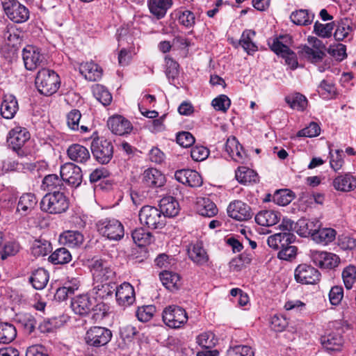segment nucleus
<instances>
[{"instance_id":"1","label":"nucleus","mask_w":356,"mask_h":356,"mask_svg":"<svg viewBox=\"0 0 356 356\" xmlns=\"http://www.w3.org/2000/svg\"><path fill=\"white\" fill-rule=\"evenodd\" d=\"M35 84L40 94L51 96L60 88V80L58 74L54 70L42 68L37 73Z\"/></svg>"},{"instance_id":"2","label":"nucleus","mask_w":356,"mask_h":356,"mask_svg":"<svg viewBox=\"0 0 356 356\" xmlns=\"http://www.w3.org/2000/svg\"><path fill=\"white\" fill-rule=\"evenodd\" d=\"M42 211L50 214H60L69 208V200L65 195L58 191L47 193L40 202Z\"/></svg>"},{"instance_id":"3","label":"nucleus","mask_w":356,"mask_h":356,"mask_svg":"<svg viewBox=\"0 0 356 356\" xmlns=\"http://www.w3.org/2000/svg\"><path fill=\"white\" fill-rule=\"evenodd\" d=\"M90 149L95 159L101 164L108 163L113 156L112 142L103 137L93 138Z\"/></svg>"},{"instance_id":"4","label":"nucleus","mask_w":356,"mask_h":356,"mask_svg":"<svg viewBox=\"0 0 356 356\" xmlns=\"http://www.w3.org/2000/svg\"><path fill=\"white\" fill-rule=\"evenodd\" d=\"M97 231L110 240H120L124 234L122 224L115 218H106L97 222Z\"/></svg>"},{"instance_id":"5","label":"nucleus","mask_w":356,"mask_h":356,"mask_svg":"<svg viewBox=\"0 0 356 356\" xmlns=\"http://www.w3.org/2000/svg\"><path fill=\"white\" fill-rule=\"evenodd\" d=\"M30 139V134L24 127H16L12 129L8 135L7 143L8 147L15 152L20 157L26 155L24 145Z\"/></svg>"},{"instance_id":"6","label":"nucleus","mask_w":356,"mask_h":356,"mask_svg":"<svg viewBox=\"0 0 356 356\" xmlns=\"http://www.w3.org/2000/svg\"><path fill=\"white\" fill-rule=\"evenodd\" d=\"M139 220L142 225L150 229H161L165 225V216H162L159 209L146 205L139 211Z\"/></svg>"},{"instance_id":"7","label":"nucleus","mask_w":356,"mask_h":356,"mask_svg":"<svg viewBox=\"0 0 356 356\" xmlns=\"http://www.w3.org/2000/svg\"><path fill=\"white\" fill-rule=\"evenodd\" d=\"M3 8L7 17L15 23H23L29 18V9L17 0H6Z\"/></svg>"},{"instance_id":"8","label":"nucleus","mask_w":356,"mask_h":356,"mask_svg":"<svg viewBox=\"0 0 356 356\" xmlns=\"http://www.w3.org/2000/svg\"><path fill=\"white\" fill-rule=\"evenodd\" d=\"M163 321L171 328H179L184 325L188 320L186 311L178 306H169L163 312Z\"/></svg>"},{"instance_id":"9","label":"nucleus","mask_w":356,"mask_h":356,"mask_svg":"<svg viewBox=\"0 0 356 356\" xmlns=\"http://www.w3.org/2000/svg\"><path fill=\"white\" fill-rule=\"evenodd\" d=\"M112 338V332L100 326L91 327L85 336L86 343L90 346L100 347L106 345Z\"/></svg>"},{"instance_id":"10","label":"nucleus","mask_w":356,"mask_h":356,"mask_svg":"<svg viewBox=\"0 0 356 356\" xmlns=\"http://www.w3.org/2000/svg\"><path fill=\"white\" fill-rule=\"evenodd\" d=\"M24 66L28 70H34L37 67L46 65L47 60L39 49L33 46H27L22 51Z\"/></svg>"},{"instance_id":"11","label":"nucleus","mask_w":356,"mask_h":356,"mask_svg":"<svg viewBox=\"0 0 356 356\" xmlns=\"http://www.w3.org/2000/svg\"><path fill=\"white\" fill-rule=\"evenodd\" d=\"M294 277L298 283L314 284L320 280L321 273L313 266L302 264L298 265L295 269Z\"/></svg>"},{"instance_id":"12","label":"nucleus","mask_w":356,"mask_h":356,"mask_svg":"<svg viewBox=\"0 0 356 356\" xmlns=\"http://www.w3.org/2000/svg\"><path fill=\"white\" fill-rule=\"evenodd\" d=\"M311 259L313 263L321 268L332 269L338 266L340 258L332 252L312 250Z\"/></svg>"},{"instance_id":"13","label":"nucleus","mask_w":356,"mask_h":356,"mask_svg":"<svg viewBox=\"0 0 356 356\" xmlns=\"http://www.w3.org/2000/svg\"><path fill=\"white\" fill-rule=\"evenodd\" d=\"M60 177L63 181L72 187H78L82 181L81 168L72 163H66L60 167Z\"/></svg>"},{"instance_id":"14","label":"nucleus","mask_w":356,"mask_h":356,"mask_svg":"<svg viewBox=\"0 0 356 356\" xmlns=\"http://www.w3.org/2000/svg\"><path fill=\"white\" fill-rule=\"evenodd\" d=\"M227 213L230 218L238 221L249 220L252 216L250 206L241 200L232 202L227 207Z\"/></svg>"},{"instance_id":"15","label":"nucleus","mask_w":356,"mask_h":356,"mask_svg":"<svg viewBox=\"0 0 356 356\" xmlns=\"http://www.w3.org/2000/svg\"><path fill=\"white\" fill-rule=\"evenodd\" d=\"M107 126L113 134L118 136L129 134L133 129L130 121L120 115L110 117L107 121Z\"/></svg>"},{"instance_id":"16","label":"nucleus","mask_w":356,"mask_h":356,"mask_svg":"<svg viewBox=\"0 0 356 356\" xmlns=\"http://www.w3.org/2000/svg\"><path fill=\"white\" fill-rule=\"evenodd\" d=\"M225 149L229 156L236 162L245 163L248 161L246 152L235 137H231L227 140Z\"/></svg>"},{"instance_id":"17","label":"nucleus","mask_w":356,"mask_h":356,"mask_svg":"<svg viewBox=\"0 0 356 356\" xmlns=\"http://www.w3.org/2000/svg\"><path fill=\"white\" fill-rule=\"evenodd\" d=\"M91 271L94 277L101 282L113 280L115 274L108 263L102 259H97L92 263Z\"/></svg>"},{"instance_id":"18","label":"nucleus","mask_w":356,"mask_h":356,"mask_svg":"<svg viewBox=\"0 0 356 356\" xmlns=\"http://www.w3.org/2000/svg\"><path fill=\"white\" fill-rule=\"evenodd\" d=\"M175 178L179 182L191 187H199L202 184L201 175L195 170L183 169L177 170Z\"/></svg>"},{"instance_id":"19","label":"nucleus","mask_w":356,"mask_h":356,"mask_svg":"<svg viewBox=\"0 0 356 356\" xmlns=\"http://www.w3.org/2000/svg\"><path fill=\"white\" fill-rule=\"evenodd\" d=\"M95 304V299L90 298L88 294L76 296L71 303L74 312L76 314L83 316L88 314Z\"/></svg>"},{"instance_id":"20","label":"nucleus","mask_w":356,"mask_h":356,"mask_svg":"<svg viewBox=\"0 0 356 356\" xmlns=\"http://www.w3.org/2000/svg\"><path fill=\"white\" fill-rule=\"evenodd\" d=\"M115 296L118 304L123 307L132 305L136 300L134 289L128 282H124L117 287Z\"/></svg>"},{"instance_id":"21","label":"nucleus","mask_w":356,"mask_h":356,"mask_svg":"<svg viewBox=\"0 0 356 356\" xmlns=\"http://www.w3.org/2000/svg\"><path fill=\"white\" fill-rule=\"evenodd\" d=\"M166 181L165 175L156 168H148L143 175V182L149 188L162 187Z\"/></svg>"},{"instance_id":"22","label":"nucleus","mask_w":356,"mask_h":356,"mask_svg":"<svg viewBox=\"0 0 356 356\" xmlns=\"http://www.w3.org/2000/svg\"><path fill=\"white\" fill-rule=\"evenodd\" d=\"M334 188L340 192L347 193L356 188V177L350 173L339 175L332 181Z\"/></svg>"},{"instance_id":"23","label":"nucleus","mask_w":356,"mask_h":356,"mask_svg":"<svg viewBox=\"0 0 356 356\" xmlns=\"http://www.w3.org/2000/svg\"><path fill=\"white\" fill-rule=\"evenodd\" d=\"M321 227V223L318 220H308L306 218H301L297 221L295 225V229L298 235L306 237L309 235L314 238V234L316 232L318 228Z\"/></svg>"},{"instance_id":"24","label":"nucleus","mask_w":356,"mask_h":356,"mask_svg":"<svg viewBox=\"0 0 356 356\" xmlns=\"http://www.w3.org/2000/svg\"><path fill=\"white\" fill-rule=\"evenodd\" d=\"M68 157L79 163H86L90 159L89 150L79 144L71 145L67 151Z\"/></svg>"},{"instance_id":"25","label":"nucleus","mask_w":356,"mask_h":356,"mask_svg":"<svg viewBox=\"0 0 356 356\" xmlns=\"http://www.w3.org/2000/svg\"><path fill=\"white\" fill-rule=\"evenodd\" d=\"M161 213L165 217H175L179 211L178 202L172 196L163 197L159 203Z\"/></svg>"},{"instance_id":"26","label":"nucleus","mask_w":356,"mask_h":356,"mask_svg":"<svg viewBox=\"0 0 356 356\" xmlns=\"http://www.w3.org/2000/svg\"><path fill=\"white\" fill-rule=\"evenodd\" d=\"M18 111V103L15 96L6 95L1 104V114L6 119L14 118Z\"/></svg>"},{"instance_id":"27","label":"nucleus","mask_w":356,"mask_h":356,"mask_svg":"<svg viewBox=\"0 0 356 356\" xmlns=\"http://www.w3.org/2000/svg\"><path fill=\"white\" fill-rule=\"evenodd\" d=\"M37 203L38 199L35 194L32 193H24L19 200L17 210L22 215L26 216L35 209Z\"/></svg>"},{"instance_id":"28","label":"nucleus","mask_w":356,"mask_h":356,"mask_svg":"<svg viewBox=\"0 0 356 356\" xmlns=\"http://www.w3.org/2000/svg\"><path fill=\"white\" fill-rule=\"evenodd\" d=\"M80 73L90 81H97L102 75V69L93 62L81 63L79 66Z\"/></svg>"},{"instance_id":"29","label":"nucleus","mask_w":356,"mask_h":356,"mask_svg":"<svg viewBox=\"0 0 356 356\" xmlns=\"http://www.w3.org/2000/svg\"><path fill=\"white\" fill-rule=\"evenodd\" d=\"M60 241L69 248H78L83 244L84 236L79 231L67 230L60 235Z\"/></svg>"},{"instance_id":"30","label":"nucleus","mask_w":356,"mask_h":356,"mask_svg":"<svg viewBox=\"0 0 356 356\" xmlns=\"http://www.w3.org/2000/svg\"><path fill=\"white\" fill-rule=\"evenodd\" d=\"M172 4V0H148L149 11L158 19L164 17Z\"/></svg>"},{"instance_id":"31","label":"nucleus","mask_w":356,"mask_h":356,"mask_svg":"<svg viewBox=\"0 0 356 356\" xmlns=\"http://www.w3.org/2000/svg\"><path fill=\"white\" fill-rule=\"evenodd\" d=\"M280 219V213L273 210H263L255 216L256 222L261 226H273L277 224Z\"/></svg>"},{"instance_id":"32","label":"nucleus","mask_w":356,"mask_h":356,"mask_svg":"<svg viewBox=\"0 0 356 356\" xmlns=\"http://www.w3.org/2000/svg\"><path fill=\"white\" fill-rule=\"evenodd\" d=\"M188 253L189 258L198 265L204 264L209 259L202 243L197 242L191 245L188 249Z\"/></svg>"},{"instance_id":"33","label":"nucleus","mask_w":356,"mask_h":356,"mask_svg":"<svg viewBox=\"0 0 356 356\" xmlns=\"http://www.w3.org/2000/svg\"><path fill=\"white\" fill-rule=\"evenodd\" d=\"M159 276L163 285L171 291L177 290L181 286L180 276L176 273L165 270Z\"/></svg>"},{"instance_id":"34","label":"nucleus","mask_w":356,"mask_h":356,"mask_svg":"<svg viewBox=\"0 0 356 356\" xmlns=\"http://www.w3.org/2000/svg\"><path fill=\"white\" fill-rule=\"evenodd\" d=\"M197 213L205 217H213L218 213L216 205L207 197L198 199L196 204Z\"/></svg>"},{"instance_id":"35","label":"nucleus","mask_w":356,"mask_h":356,"mask_svg":"<svg viewBox=\"0 0 356 356\" xmlns=\"http://www.w3.org/2000/svg\"><path fill=\"white\" fill-rule=\"evenodd\" d=\"M352 21L346 17L337 22L334 38L337 41H342L353 32Z\"/></svg>"},{"instance_id":"36","label":"nucleus","mask_w":356,"mask_h":356,"mask_svg":"<svg viewBox=\"0 0 356 356\" xmlns=\"http://www.w3.org/2000/svg\"><path fill=\"white\" fill-rule=\"evenodd\" d=\"M321 343L327 350L339 351L343 343L342 337L337 333L329 334L321 337Z\"/></svg>"},{"instance_id":"37","label":"nucleus","mask_w":356,"mask_h":356,"mask_svg":"<svg viewBox=\"0 0 356 356\" xmlns=\"http://www.w3.org/2000/svg\"><path fill=\"white\" fill-rule=\"evenodd\" d=\"M49 279V273L44 268L35 270L29 278L33 288L37 290L43 289L48 283Z\"/></svg>"},{"instance_id":"38","label":"nucleus","mask_w":356,"mask_h":356,"mask_svg":"<svg viewBox=\"0 0 356 356\" xmlns=\"http://www.w3.org/2000/svg\"><path fill=\"white\" fill-rule=\"evenodd\" d=\"M314 18V15L305 9L293 11L290 15L291 22L298 26H307L312 24Z\"/></svg>"},{"instance_id":"39","label":"nucleus","mask_w":356,"mask_h":356,"mask_svg":"<svg viewBox=\"0 0 356 356\" xmlns=\"http://www.w3.org/2000/svg\"><path fill=\"white\" fill-rule=\"evenodd\" d=\"M17 337V330L14 325L7 323H0V343L7 344L12 342Z\"/></svg>"},{"instance_id":"40","label":"nucleus","mask_w":356,"mask_h":356,"mask_svg":"<svg viewBox=\"0 0 356 356\" xmlns=\"http://www.w3.org/2000/svg\"><path fill=\"white\" fill-rule=\"evenodd\" d=\"M42 187L44 190L51 192L60 191L64 188L63 180L61 177H59L57 175H48L42 180Z\"/></svg>"},{"instance_id":"41","label":"nucleus","mask_w":356,"mask_h":356,"mask_svg":"<svg viewBox=\"0 0 356 356\" xmlns=\"http://www.w3.org/2000/svg\"><path fill=\"white\" fill-rule=\"evenodd\" d=\"M235 177L237 181L242 184L256 182L257 174L252 170L245 166L238 167L235 172Z\"/></svg>"},{"instance_id":"42","label":"nucleus","mask_w":356,"mask_h":356,"mask_svg":"<svg viewBox=\"0 0 356 356\" xmlns=\"http://www.w3.org/2000/svg\"><path fill=\"white\" fill-rule=\"evenodd\" d=\"M301 56L312 63H317L323 60L325 54L321 49H313L304 46L300 50Z\"/></svg>"},{"instance_id":"43","label":"nucleus","mask_w":356,"mask_h":356,"mask_svg":"<svg viewBox=\"0 0 356 356\" xmlns=\"http://www.w3.org/2000/svg\"><path fill=\"white\" fill-rule=\"evenodd\" d=\"M92 93L97 100L104 106H108L112 102L113 97L111 92L102 85H95L92 87Z\"/></svg>"},{"instance_id":"44","label":"nucleus","mask_w":356,"mask_h":356,"mask_svg":"<svg viewBox=\"0 0 356 356\" xmlns=\"http://www.w3.org/2000/svg\"><path fill=\"white\" fill-rule=\"evenodd\" d=\"M49 260L54 264H65L72 260V255L65 248H60L49 256Z\"/></svg>"},{"instance_id":"45","label":"nucleus","mask_w":356,"mask_h":356,"mask_svg":"<svg viewBox=\"0 0 356 356\" xmlns=\"http://www.w3.org/2000/svg\"><path fill=\"white\" fill-rule=\"evenodd\" d=\"M336 237V231L332 228H318L315 234L314 240L317 243H321L325 245L332 242Z\"/></svg>"},{"instance_id":"46","label":"nucleus","mask_w":356,"mask_h":356,"mask_svg":"<svg viewBox=\"0 0 356 356\" xmlns=\"http://www.w3.org/2000/svg\"><path fill=\"white\" fill-rule=\"evenodd\" d=\"M132 238L138 246H145L151 243L152 236L150 232H146L140 227L134 229L131 233Z\"/></svg>"},{"instance_id":"47","label":"nucleus","mask_w":356,"mask_h":356,"mask_svg":"<svg viewBox=\"0 0 356 356\" xmlns=\"http://www.w3.org/2000/svg\"><path fill=\"white\" fill-rule=\"evenodd\" d=\"M255 32L251 30H245L242 33L240 44L243 49L248 54H251L257 50V47L252 41V37L254 36Z\"/></svg>"},{"instance_id":"48","label":"nucleus","mask_w":356,"mask_h":356,"mask_svg":"<svg viewBox=\"0 0 356 356\" xmlns=\"http://www.w3.org/2000/svg\"><path fill=\"white\" fill-rule=\"evenodd\" d=\"M285 101L291 108L298 111H304L307 106L306 97L300 93L286 97Z\"/></svg>"},{"instance_id":"49","label":"nucleus","mask_w":356,"mask_h":356,"mask_svg":"<svg viewBox=\"0 0 356 356\" xmlns=\"http://www.w3.org/2000/svg\"><path fill=\"white\" fill-rule=\"evenodd\" d=\"M165 75L169 79L170 83L178 76L179 75V64L169 56L165 57Z\"/></svg>"},{"instance_id":"50","label":"nucleus","mask_w":356,"mask_h":356,"mask_svg":"<svg viewBox=\"0 0 356 356\" xmlns=\"http://www.w3.org/2000/svg\"><path fill=\"white\" fill-rule=\"evenodd\" d=\"M273 202L280 206H286L289 204L293 199L292 192L288 189H282L277 191L273 195Z\"/></svg>"},{"instance_id":"51","label":"nucleus","mask_w":356,"mask_h":356,"mask_svg":"<svg viewBox=\"0 0 356 356\" xmlns=\"http://www.w3.org/2000/svg\"><path fill=\"white\" fill-rule=\"evenodd\" d=\"M342 277L344 285L347 289L353 288V284L356 282V267L354 266H348L342 272Z\"/></svg>"},{"instance_id":"52","label":"nucleus","mask_w":356,"mask_h":356,"mask_svg":"<svg viewBox=\"0 0 356 356\" xmlns=\"http://www.w3.org/2000/svg\"><path fill=\"white\" fill-rule=\"evenodd\" d=\"M333 29V22L324 24L318 22H316L314 25V32L315 34L323 38H330L332 35Z\"/></svg>"},{"instance_id":"53","label":"nucleus","mask_w":356,"mask_h":356,"mask_svg":"<svg viewBox=\"0 0 356 356\" xmlns=\"http://www.w3.org/2000/svg\"><path fill=\"white\" fill-rule=\"evenodd\" d=\"M197 343L205 349H210L216 345V339L212 332H207L202 333L197 337Z\"/></svg>"},{"instance_id":"54","label":"nucleus","mask_w":356,"mask_h":356,"mask_svg":"<svg viewBox=\"0 0 356 356\" xmlns=\"http://www.w3.org/2000/svg\"><path fill=\"white\" fill-rule=\"evenodd\" d=\"M117 287L113 282L102 283L95 287L97 289L96 293L102 298H105L112 296L114 291H116Z\"/></svg>"},{"instance_id":"55","label":"nucleus","mask_w":356,"mask_h":356,"mask_svg":"<svg viewBox=\"0 0 356 356\" xmlns=\"http://www.w3.org/2000/svg\"><path fill=\"white\" fill-rule=\"evenodd\" d=\"M156 312V307L154 305H145L140 307L136 311V316L140 321L147 322L149 321Z\"/></svg>"},{"instance_id":"56","label":"nucleus","mask_w":356,"mask_h":356,"mask_svg":"<svg viewBox=\"0 0 356 356\" xmlns=\"http://www.w3.org/2000/svg\"><path fill=\"white\" fill-rule=\"evenodd\" d=\"M210 151L202 145H195L191 150V156L195 161H202L208 158Z\"/></svg>"},{"instance_id":"57","label":"nucleus","mask_w":356,"mask_h":356,"mask_svg":"<svg viewBox=\"0 0 356 356\" xmlns=\"http://www.w3.org/2000/svg\"><path fill=\"white\" fill-rule=\"evenodd\" d=\"M178 21L184 26L191 28L195 24V17L194 14L190 10H180L178 12Z\"/></svg>"},{"instance_id":"58","label":"nucleus","mask_w":356,"mask_h":356,"mask_svg":"<svg viewBox=\"0 0 356 356\" xmlns=\"http://www.w3.org/2000/svg\"><path fill=\"white\" fill-rule=\"evenodd\" d=\"M19 323L28 334L32 333L35 330L37 325L35 318L31 314H24L20 316Z\"/></svg>"},{"instance_id":"59","label":"nucleus","mask_w":356,"mask_h":356,"mask_svg":"<svg viewBox=\"0 0 356 356\" xmlns=\"http://www.w3.org/2000/svg\"><path fill=\"white\" fill-rule=\"evenodd\" d=\"M346 47L341 43L330 45L327 52L337 60H342L347 57Z\"/></svg>"},{"instance_id":"60","label":"nucleus","mask_w":356,"mask_h":356,"mask_svg":"<svg viewBox=\"0 0 356 356\" xmlns=\"http://www.w3.org/2000/svg\"><path fill=\"white\" fill-rule=\"evenodd\" d=\"M321 129L319 125L316 122H311L308 127L300 130L297 133L298 137H315L320 134Z\"/></svg>"},{"instance_id":"61","label":"nucleus","mask_w":356,"mask_h":356,"mask_svg":"<svg viewBox=\"0 0 356 356\" xmlns=\"http://www.w3.org/2000/svg\"><path fill=\"white\" fill-rule=\"evenodd\" d=\"M212 106L217 111L226 112L229 108L231 101L225 95H220L212 101Z\"/></svg>"},{"instance_id":"62","label":"nucleus","mask_w":356,"mask_h":356,"mask_svg":"<svg viewBox=\"0 0 356 356\" xmlns=\"http://www.w3.org/2000/svg\"><path fill=\"white\" fill-rule=\"evenodd\" d=\"M81 118V114L79 110L71 111L67 115V124L69 128L74 131H79Z\"/></svg>"},{"instance_id":"63","label":"nucleus","mask_w":356,"mask_h":356,"mask_svg":"<svg viewBox=\"0 0 356 356\" xmlns=\"http://www.w3.org/2000/svg\"><path fill=\"white\" fill-rule=\"evenodd\" d=\"M286 38H288L287 36H280L279 38L273 40L270 48L276 54L282 56L284 54H287L290 50L289 47L284 44L282 41Z\"/></svg>"},{"instance_id":"64","label":"nucleus","mask_w":356,"mask_h":356,"mask_svg":"<svg viewBox=\"0 0 356 356\" xmlns=\"http://www.w3.org/2000/svg\"><path fill=\"white\" fill-rule=\"evenodd\" d=\"M177 143L183 147H189L195 143V137L188 131H182L177 134Z\"/></svg>"}]
</instances>
